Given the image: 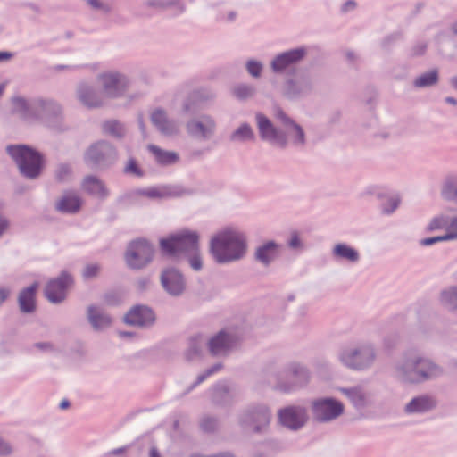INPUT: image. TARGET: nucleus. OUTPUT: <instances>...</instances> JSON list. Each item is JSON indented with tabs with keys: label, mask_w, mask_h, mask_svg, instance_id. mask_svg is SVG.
Here are the masks:
<instances>
[{
	"label": "nucleus",
	"mask_w": 457,
	"mask_h": 457,
	"mask_svg": "<svg viewBox=\"0 0 457 457\" xmlns=\"http://www.w3.org/2000/svg\"><path fill=\"white\" fill-rule=\"evenodd\" d=\"M99 79L103 86L102 90L99 92L86 85L79 88V99L83 104L88 107H98L105 98L120 96L127 86L125 78L117 73L103 74Z\"/></svg>",
	"instance_id": "1"
},
{
	"label": "nucleus",
	"mask_w": 457,
	"mask_h": 457,
	"mask_svg": "<svg viewBox=\"0 0 457 457\" xmlns=\"http://www.w3.org/2000/svg\"><path fill=\"white\" fill-rule=\"evenodd\" d=\"M245 251L244 237L233 230H225L211 241V253L218 262L239 259Z\"/></svg>",
	"instance_id": "2"
},
{
	"label": "nucleus",
	"mask_w": 457,
	"mask_h": 457,
	"mask_svg": "<svg viewBox=\"0 0 457 457\" xmlns=\"http://www.w3.org/2000/svg\"><path fill=\"white\" fill-rule=\"evenodd\" d=\"M7 152L16 162L24 176L34 179L39 175L43 160L38 153L25 145L9 146Z\"/></svg>",
	"instance_id": "3"
},
{
	"label": "nucleus",
	"mask_w": 457,
	"mask_h": 457,
	"mask_svg": "<svg viewBox=\"0 0 457 457\" xmlns=\"http://www.w3.org/2000/svg\"><path fill=\"white\" fill-rule=\"evenodd\" d=\"M199 236L196 232L183 230L166 239H162L160 244L162 250L169 254L175 255L179 253L198 252Z\"/></svg>",
	"instance_id": "4"
},
{
	"label": "nucleus",
	"mask_w": 457,
	"mask_h": 457,
	"mask_svg": "<svg viewBox=\"0 0 457 457\" xmlns=\"http://www.w3.org/2000/svg\"><path fill=\"white\" fill-rule=\"evenodd\" d=\"M154 249L145 240L131 242L125 253V260L131 269H141L149 263L153 258Z\"/></svg>",
	"instance_id": "5"
},
{
	"label": "nucleus",
	"mask_w": 457,
	"mask_h": 457,
	"mask_svg": "<svg viewBox=\"0 0 457 457\" xmlns=\"http://www.w3.org/2000/svg\"><path fill=\"white\" fill-rule=\"evenodd\" d=\"M430 230L445 229L444 236L425 238L421 241L423 245H430L436 242L457 238V217L448 219L446 217L435 218L428 226Z\"/></svg>",
	"instance_id": "6"
},
{
	"label": "nucleus",
	"mask_w": 457,
	"mask_h": 457,
	"mask_svg": "<svg viewBox=\"0 0 457 457\" xmlns=\"http://www.w3.org/2000/svg\"><path fill=\"white\" fill-rule=\"evenodd\" d=\"M72 283L71 277L67 273H62L60 278L48 282L45 289V295L51 303H60L65 298L66 291Z\"/></svg>",
	"instance_id": "7"
},
{
	"label": "nucleus",
	"mask_w": 457,
	"mask_h": 457,
	"mask_svg": "<svg viewBox=\"0 0 457 457\" xmlns=\"http://www.w3.org/2000/svg\"><path fill=\"white\" fill-rule=\"evenodd\" d=\"M343 412V405L332 399H324L313 403V413L317 420H329L339 416Z\"/></svg>",
	"instance_id": "8"
},
{
	"label": "nucleus",
	"mask_w": 457,
	"mask_h": 457,
	"mask_svg": "<svg viewBox=\"0 0 457 457\" xmlns=\"http://www.w3.org/2000/svg\"><path fill=\"white\" fill-rule=\"evenodd\" d=\"M440 370L437 366L427 360H419L408 374L406 380L409 382H420L421 380L430 378L439 374Z\"/></svg>",
	"instance_id": "9"
},
{
	"label": "nucleus",
	"mask_w": 457,
	"mask_h": 457,
	"mask_svg": "<svg viewBox=\"0 0 457 457\" xmlns=\"http://www.w3.org/2000/svg\"><path fill=\"white\" fill-rule=\"evenodd\" d=\"M256 120L259 132L262 139L271 141L281 146L286 145V137L279 133L264 115L258 113Z\"/></svg>",
	"instance_id": "10"
},
{
	"label": "nucleus",
	"mask_w": 457,
	"mask_h": 457,
	"mask_svg": "<svg viewBox=\"0 0 457 457\" xmlns=\"http://www.w3.org/2000/svg\"><path fill=\"white\" fill-rule=\"evenodd\" d=\"M280 422L292 429L301 428L306 420V411L300 407H288L278 413Z\"/></svg>",
	"instance_id": "11"
},
{
	"label": "nucleus",
	"mask_w": 457,
	"mask_h": 457,
	"mask_svg": "<svg viewBox=\"0 0 457 457\" xmlns=\"http://www.w3.org/2000/svg\"><path fill=\"white\" fill-rule=\"evenodd\" d=\"M124 320L130 325L145 326L154 322V315L149 308L138 306L131 309L125 315Z\"/></svg>",
	"instance_id": "12"
},
{
	"label": "nucleus",
	"mask_w": 457,
	"mask_h": 457,
	"mask_svg": "<svg viewBox=\"0 0 457 457\" xmlns=\"http://www.w3.org/2000/svg\"><path fill=\"white\" fill-rule=\"evenodd\" d=\"M164 288L172 295H179L184 289L182 276L175 270H168L162 275Z\"/></svg>",
	"instance_id": "13"
},
{
	"label": "nucleus",
	"mask_w": 457,
	"mask_h": 457,
	"mask_svg": "<svg viewBox=\"0 0 457 457\" xmlns=\"http://www.w3.org/2000/svg\"><path fill=\"white\" fill-rule=\"evenodd\" d=\"M305 54L303 49H294L281 54L272 62V69L275 71H281L288 67L290 64L301 60Z\"/></svg>",
	"instance_id": "14"
},
{
	"label": "nucleus",
	"mask_w": 457,
	"mask_h": 457,
	"mask_svg": "<svg viewBox=\"0 0 457 457\" xmlns=\"http://www.w3.org/2000/svg\"><path fill=\"white\" fill-rule=\"evenodd\" d=\"M233 343L232 337L221 331L209 341V349L212 354L224 353Z\"/></svg>",
	"instance_id": "15"
},
{
	"label": "nucleus",
	"mask_w": 457,
	"mask_h": 457,
	"mask_svg": "<svg viewBox=\"0 0 457 457\" xmlns=\"http://www.w3.org/2000/svg\"><path fill=\"white\" fill-rule=\"evenodd\" d=\"M82 188L87 193L103 198L108 195L104 184L94 176H87L82 182Z\"/></svg>",
	"instance_id": "16"
},
{
	"label": "nucleus",
	"mask_w": 457,
	"mask_h": 457,
	"mask_svg": "<svg viewBox=\"0 0 457 457\" xmlns=\"http://www.w3.org/2000/svg\"><path fill=\"white\" fill-rule=\"evenodd\" d=\"M38 287L37 283L22 290L19 296L20 308L23 312H31L35 310V295Z\"/></svg>",
	"instance_id": "17"
},
{
	"label": "nucleus",
	"mask_w": 457,
	"mask_h": 457,
	"mask_svg": "<svg viewBox=\"0 0 457 457\" xmlns=\"http://www.w3.org/2000/svg\"><path fill=\"white\" fill-rule=\"evenodd\" d=\"M187 129L190 134L206 137L213 132L214 122L210 118H204L200 121H193L187 125Z\"/></svg>",
	"instance_id": "18"
},
{
	"label": "nucleus",
	"mask_w": 457,
	"mask_h": 457,
	"mask_svg": "<svg viewBox=\"0 0 457 457\" xmlns=\"http://www.w3.org/2000/svg\"><path fill=\"white\" fill-rule=\"evenodd\" d=\"M151 119L163 134L170 135L177 131L175 124L167 120L166 113L162 110H155Z\"/></svg>",
	"instance_id": "19"
},
{
	"label": "nucleus",
	"mask_w": 457,
	"mask_h": 457,
	"mask_svg": "<svg viewBox=\"0 0 457 457\" xmlns=\"http://www.w3.org/2000/svg\"><path fill=\"white\" fill-rule=\"evenodd\" d=\"M81 199L73 193L65 194L57 203V209L63 212H76L81 206Z\"/></svg>",
	"instance_id": "20"
},
{
	"label": "nucleus",
	"mask_w": 457,
	"mask_h": 457,
	"mask_svg": "<svg viewBox=\"0 0 457 457\" xmlns=\"http://www.w3.org/2000/svg\"><path fill=\"white\" fill-rule=\"evenodd\" d=\"M436 405V402L429 396H420L413 398L407 405L406 411L409 413L423 412L429 411Z\"/></svg>",
	"instance_id": "21"
},
{
	"label": "nucleus",
	"mask_w": 457,
	"mask_h": 457,
	"mask_svg": "<svg viewBox=\"0 0 457 457\" xmlns=\"http://www.w3.org/2000/svg\"><path fill=\"white\" fill-rule=\"evenodd\" d=\"M148 149L154 154L156 162L162 165L173 164L179 161V154L175 152L165 151L154 145H148Z\"/></svg>",
	"instance_id": "22"
},
{
	"label": "nucleus",
	"mask_w": 457,
	"mask_h": 457,
	"mask_svg": "<svg viewBox=\"0 0 457 457\" xmlns=\"http://www.w3.org/2000/svg\"><path fill=\"white\" fill-rule=\"evenodd\" d=\"M278 254V246L275 245L273 242H270L263 246L258 248L256 252L257 259L268 264L271 260L276 258Z\"/></svg>",
	"instance_id": "23"
},
{
	"label": "nucleus",
	"mask_w": 457,
	"mask_h": 457,
	"mask_svg": "<svg viewBox=\"0 0 457 457\" xmlns=\"http://www.w3.org/2000/svg\"><path fill=\"white\" fill-rule=\"evenodd\" d=\"M342 361L349 367L353 369H362L369 362L366 354L361 352H354L353 354L345 353Z\"/></svg>",
	"instance_id": "24"
},
{
	"label": "nucleus",
	"mask_w": 457,
	"mask_h": 457,
	"mask_svg": "<svg viewBox=\"0 0 457 457\" xmlns=\"http://www.w3.org/2000/svg\"><path fill=\"white\" fill-rule=\"evenodd\" d=\"M251 420L255 424L253 429L261 431L269 425L270 415L266 409L256 410L251 413Z\"/></svg>",
	"instance_id": "25"
},
{
	"label": "nucleus",
	"mask_w": 457,
	"mask_h": 457,
	"mask_svg": "<svg viewBox=\"0 0 457 457\" xmlns=\"http://www.w3.org/2000/svg\"><path fill=\"white\" fill-rule=\"evenodd\" d=\"M88 318L91 324L96 328H104L111 324L110 317L97 312L94 307H89Z\"/></svg>",
	"instance_id": "26"
},
{
	"label": "nucleus",
	"mask_w": 457,
	"mask_h": 457,
	"mask_svg": "<svg viewBox=\"0 0 457 457\" xmlns=\"http://www.w3.org/2000/svg\"><path fill=\"white\" fill-rule=\"evenodd\" d=\"M144 195L150 198H163L176 195L177 193L170 187L163 186L159 187H151L144 191Z\"/></svg>",
	"instance_id": "27"
},
{
	"label": "nucleus",
	"mask_w": 457,
	"mask_h": 457,
	"mask_svg": "<svg viewBox=\"0 0 457 457\" xmlns=\"http://www.w3.org/2000/svg\"><path fill=\"white\" fill-rule=\"evenodd\" d=\"M334 253L343 259H346L351 262H355L358 260V253L352 247L339 244L335 246Z\"/></svg>",
	"instance_id": "28"
},
{
	"label": "nucleus",
	"mask_w": 457,
	"mask_h": 457,
	"mask_svg": "<svg viewBox=\"0 0 457 457\" xmlns=\"http://www.w3.org/2000/svg\"><path fill=\"white\" fill-rule=\"evenodd\" d=\"M442 195L446 200L457 201V177L450 178L446 180Z\"/></svg>",
	"instance_id": "29"
},
{
	"label": "nucleus",
	"mask_w": 457,
	"mask_h": 457,
	"mask_svg": "<svg viewBox=\"0 0 457 457\" xmlns=\"http://www.w3.org/2000/svg\"><path fill=\"white\" fill-rule=\"evenodd\" d=\"M437 81V71H432L420 75L416 79L414 84L418 87H428L436 84Z\"/></svg>",
	"instance_id": "30"
},
{
	"label": "nucleus",
	"mask_w": 457,
	"mask_h": 457,
	"mask_svg": "<svg viewBox=\"0 0 457 457\" xmlns=\"http://www.w3.org/2000/svg\"><path fill=\"white\" fill-rule=\"evenodd\" d=\"M232 138L240 141L251 140L253 138V132L249 125L243 124L233 133Z\"/></svg>",
	"instance_id": "31"
},
{
	"label": "nucleus",
	"mask_w": 457,
	"mask_h": 457,
	"mask_svg": "<svg viewBox=\"0 0 457 457\" xmlns=\"http://www.w3.org/2000/svg\"><path fill=\"white\" fill-rule=\"evenodd\" d=\"M442 302L452 310H457V288H452L442 294Z\"/></svg>",
	"instance_id": "32"
},
{
	"label": "nucleus",
	"mask_w": 457,
	"mask_h": 457,
	"mask_svg": "<svg viewBox=\"0 0 457 457\" xmlns=\"http://www.w3.org/2000/svg\"><path fill=\"white\" fill-rule=\"evenodd\" d=\"M345 393L356 406H361L365 403V395L359 388L345 390Z\"/></svg>",
	"instance_id": "33"
},
{
	"label": "nucleus",
	"mask_w": 457,
	"mask_h": 457,
	"mask_svg": "<svg viewBox=\"0 0 457 457\" xmlns=\"http://www.w3.org/2000/svg\"><path fill=\"white\" fill-rule=\"evenodd\" d=\"M278 118H280L284 122L286 123H290L291 126H292V129L293 131L295 132V137H296V139H295V142L297 143H300V144H303V141H304V134H303V129H301V127H299L298 125L291 122L286 116L285 114L282 112H278Z\"/></svg>",
	"instance_id": "34"
},
{
	"label": "nucleus",
	"mask_w": 457,
	"mask_h": 457,
	"mask_svg": "<svg viewBox=\"0 0 457 457\" xmlns=\"http://www.w3.org/2000/svg\"><path fill=\"white\" fill-rule=\"evenodd\" d=\"M107 146L104 144H97L90 147L87 152V156L94 162H98L104 155V150Z\"/></svg>",
	"instance_id": "35"
},
{
	"label": "nucleus",
	"mask_w": 457,
	"mask_h": 457,
	"mask_svg": "<svg viewBox=\"0 0 457 457\" xmlns=\"http://www.w3.org/2000/svg\"><path fill=\"white\" fill-rule=\"evenodd\" d=\"M104 128L107 133L114 137H120L123 133L122 126L116 121L106 122Z\"/></svg>",
	"instance_id": "36"
},
{
	"label": "nucleus",
	"mask_w": 457,
	"mask_h": 457,
	"mask_svg": "<svg viewBox=\"0 0 457 457\" xmlns=\"http://www.w3.org/2000/svg\"><path fill=\"white\" fill-rule=\"evenodd\" d=\"M234 94L240 99H245L253 95V89L248 86H238L234 89Z\"/></svg>",
	"instance_id": "37"
},
{
	"label": "nucleus",
	"mask_w": 457,
	"mask_h": 457,
	"mask_svg": "<svg viewBox=\"0 0 457 457\" xmlns=\"http://www.w3.org/2000/svg\"><path fill=\"white\" fill-rule=\"evenodd\" d=\"M125 171L127 173H130V174H134V175H137V176H141L142 175V172L140 170V169L138 168L136 161L134 159H130L129 160L128 162V164L125 168Z\"/></svg>",
	"instance_id": "38"
},
{
	"label": "nucleus",
	"mask_w": 457,
	"mask_h": 457,
	"mask_svg": "<svg viewBox=\"0 0 457 457\" xmlns=\"http://www.w3.org/2000/svg\"><path fill=\"white\" fill-rule=\"evenodd\" d=\"M247 71L251 75L258 77L262 71V65L257 62L250 61L247 63Z\"/></svg>",
	"instance_id": "39"
},
{
	"label": "nucleus",
	"mask_w": 457,
	"mask_h": 457,
	"mask_svg": "<svg viewBox=\"0 0 457 457\" xmlns=\"http://www.w3.org/2000/svg\"><path fill=\"white\" fill-rule=\"evenodd\" d=\"M99 271V267L96 264L87 265L83 272V275L86 278H91L97 275Z\"/></svg>",
	"instance_id": "40"
},
{
	"label": "nucleus",
	"mask_w": 457,
	"mask_h": 457,
	"mask_svg": "<svg viewBox=\"0 0 457 457\" xmlns=\"http://www.w3.org/2000/svg\"><path fill=\"white\" fill-rule=\"evenodd\" d=\"M13 105L18 112H23L25 111L27 107V104L24 99L21 97H14L12 99Z\"/></svg>",
	"instance_id": "41"
},
{
	"label": "nucleus",
	"mask_w": 457,
	"mask_h": 457,
	"mask_svg": "<svg viewBox=\"0 0 457 457\" xmlns=\"http://www.w3.org/2000/svg\"><path fill=\"white\" fill-rule=\"evenodd\" d=\"M189 262L191 267L195 270H198L202 268V262L199 255L197 254V252L195 253L194 255L190 258Z\"/></svg>",
	"instance_id": "42"
},
{
	"label": "nucleus",
	"mask_w": 457,
	"mask_h": 457,
	"mask_svg": "<svg viewBox=\"0 0 457 457\" xmlns=\"http://www.w3.org/2000/svg\"><path fill=\"white\" fill-rule=\"evenodd\" d=\"M12 448L11 446L4 442L2 439H0V455H7L11 453Z\"/></svg>",
	"instance_id": "43"
},
{
	"label": "nucleus",
	"mask_w": 457,
	"mask_h": 457,
	"mask_svg": "<svg viewBox=\"0 0 457 457\" xmlns=\"http://www.w3.org/2000/svg\"><path fill=\"white\" fill-rule=\"evenodd\" d=\"M70 174V169L67 166H62L60 167L58 172H57V178L59 180H63L65 176H68Z\"/></svg>",
	"instance_id": "44"
},
{
	"label": "nucleus",
	"mask_w": 457,
	"mask_h": 457,
	"mask_svg": "<svg viewBox=\"0 0 457 457\" xmlns=\"http://www.w3.org/2000/svg\"><path fill=\"white\" fill-rule=\"evenodd\" d=\"M220 369V366H219V365L214 366L212 369L207 370L204 375L200 376L198 378V382L204 381L205 379V378H207L211 374L214 373L215 371L219 370Z\"/></svg>",
	"instance_id": "45"
},
{
	"label": "nucleus",
	"mask_w": 457,
	"mask_h": 457,
	"mask_svg": "<svg viewBox=\"0 0 457 457\" xmlns=\"http://www.w3.org/2000/svg\"><path fill=\"white\" fill-rule=\"evenodd\" d=\"M12 56V54L9 52H0V62L8 61Z\"/></svg>",
	"instance_id": "46"
},
{
	"label": "nucleus",
	"mask_w": 457,
	"mask_h": 457,
	"mask_svg": "<svg viewBox=\"0 0 457 457\" xmlns=\"http://www.w3.org/2000/svg\"><path fill=\"white\" fill-rule=\"evenodd\" d=\"M9 292L0 288V304H2L8 297Z\"/></svg>",
	"instance_id": "47"
},
{
	"label": "nucleus",
	"mask_w": 457,
	"mask_h": 457,
	"mask_svg": "<svg viewBox=\"0 0 457 457\" xmlns=\"http://www.w3.org/2000/svg\"><path fill=\"white\" fill-rule=\"evenodd\" d=\"M7 227H8L7 221L4 219L0 218V236L7 228Z\"/></svg>",
	"instance_id": "48"
},
{
	"label": "nucleus",
	"mask_w": 457,
	"mask_h": 457,
	"mask_svg": "<svg viewBox=\"0 0 457 457\" xmlns=\"http://www.w3.org/2000/svg\"><path fill=\"white\" fill-rule=\"evenodd\" d=\"M298 245H299L298 237L296 236L293 237L292 239L290 240V245L292 247H296Z\"/></svg>",
	"instance_id": "49"
},
{
	"label": "nucleus",
	"mask_w": 457,
	"mask_h": 457,
	"mask_svg": "<svg viewBox=\"0 0 457 457\" xmlns=\"http://www.w3.org/2000/svg\"><path fill=\"white\" fill-rule=\"evenodd\" d=\"M70 405L69 402L67 400H62L60 403V408L61 409H66L68 408Z\"/></svg>",
	"instance_id": "50"
},
{
	"label": "nucleus",
	"mask_w": 457,
	"mask_h": 457,
	"mask_svg": "<svg viewBox=\"0 0 457 457\" xmlns=\"http://www.w3.org/2000/svg\"><path fill=\"white\" fill-rule=\"evenodd\" d=\"M150 457H160L155 448H152L150 451Z\"/></svg>",
	"instance_id": "51"
},
{
	"label": "nucleus",
	"mask_w": 457,
	"mask_h": 457,
	"mask_svg": "<svg viewBox=\"0 0 457 457\" xmlns=\"http://www.w3.org/2000/svg\"><path fill=\"white\" fill-rule=\"evenodd\" d=\"M88 3L94 6V7H98L99 6V4H98V1L97 0H88Z\"/></svg>",
	"instance_id": "52"
},
{
	"label": "nucleus",
	"mask_w": 457,
	"mask_h": 457,
	"mask_svg": "<svg viewBox=\"0 0 457 457\" xmlns=\"http://www.w3.org/2000/svg\"><path fill=\"white\" fill-rule=\"evenodd\" d=\"M123 452V449L122 448H119V449H115L112 451V453L113 454H119V453H121Z\"/></svg>",
	"instance_id": "53"
},
{
	"label": "nucleus",
	"mask_w": 457,
	"mask_h": 457,
	"mask_svg": "<svg viewBox=\"0 0 457 457\" xmlns=\"http://www.w3.org/2000/svg\"><path fill=\"white\" fill-rule=\"evenodd\" d=\"M446 101H447L448 103L453 104H456V100H455V99H453V98H452V97H448V98L446 99Z\"/></svg>",
	"instance_id": "54"
},
{
	"label": "nucleus",
	"mask_w": 457,
	"mask_h": 457,
	"mask_svg": "<svg viewBox=\"0 0 457 457\" xmlns=\"http://www.w3.org/2000/svg\"><path fill=\"white\" fill-rule=\"evenodd\" d=\"M353 5H354L353 2H348L345 4V9L346 10L348 8V6H353Z\"/></svg>",
	"instance_id": "55"
},
{
	"label": "nucleus",
	"mask_w": 457,
	"mask_h": 457,
	"mask_svg": "<svg viewBox=\"0 0 457 457\" xmlns=\"http://www.w3.org/2000/svg\"><path fill=\"white\" fill-rule=\"evenodd\" d=\"M452 83L457 88V78L453 79Z\"/></svg>",
	"instance_id": "56"
},
{
	"label": "nucleus",
	"mask_w": 457,
	"mask_h": 457,
	"mask_svg": "<svg viewBox=\"0 0 457 457\" xmlns=\"http://www.w3.org/2000/svg\"><path fill=\"white\" fill-rule=\"evenodd\" d=\"M4 90V85H0V96H2Z\"/></svg>",
	"instance_id": "57"
},
{
	"label": "nucleus",
	"mask_w": 457,
	"mask_h": 457,
	"mask_svg": "<svg viewBox=\"0 0 457 457\" xmlns=\"http://www.w3.org/2000/svg\"><path fill=\"white\" fill-rule=\"evenodd\" d=\"M213 457H233V456L230 454H222V455H218V456H213Z\"/></svg>",
	"instance_id": "58"
},
{
	"label": "nucleus",
	"mask_w": 457,
	"mask_h": 457,
	"mask_svg": "<svg viewBox=\"0 0 457 457\" xmlns=\"http://www.w3.org/2000/svg\"><path fill=\"white\" fill-rule=\"evenodd\" d=\"M203 426H204L205 428H207L206 421H204V422L203 423Z\"/></svg>",
	"instance_id": "59"
},
{
	"label": "nucleus",
	"mask_w": 457,
	"mask_h": 457,
	"mask_svg": "<svg viewBox=\"0 0 457 457\" xmlns=\"http://www.w3.org/2000/svg\"><path fill=\"white\" fill-rule=\"evenodd\" d=\"M454 31L457 33V24L454 26Z\"/></svg>",
	"instance_id": "60"
},
{
	"label": "nucleus",
	"mask_w": 457,
	"mask_h": 457,
	"mask_svg": "<svg viewBox=\"0 0 457 457\" xmlns=\"http://www.w3.org/2000/svg\"><path fill=\"white\" fill-rule=\"evenodd\" d=\"M121 336H128L129 334L127 333H120Z\"/></svg>",
	"instance_id": "61"
}]
</instances>
